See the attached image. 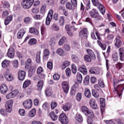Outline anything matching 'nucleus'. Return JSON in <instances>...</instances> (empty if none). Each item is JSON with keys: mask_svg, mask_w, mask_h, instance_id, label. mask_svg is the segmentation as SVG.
Returning a JSON list of instances; mask_svg holds the SVG:
<instances>
[{"mask_svg": "<svg viewBox=\"0 0 124 124\" xmlns=\"http://www.w3.org/2000/svg\"><path fill=\"white\" fill-rule=\"evenodd\" d=\"M122 81H124V78H123L122 76H120L118 80L115 79L114 80L113 86L115 89V91L117 94H118L119 93H122L124 90V84H119L116 87L115 86L117 84H119V83H120V82H122Z\"/></svg>", "mask_w": 124, "mask_h": 124, "instance_id": "1", "label": "nucleus"}, {"mask_svg": "<svg viewBox=\"0 0 124 124\" xmlns=\"http://www.w3.org/2000/svg\"><path fill=\"white\" fill-rule=\"evenodd\" d=\"M34 2V0H23L21 2V5L24 9H30Z\"/></svg>", "mask_w": 124, "mask_h": 124, "instance_id": "2", "label": "nucleus"}, {"mask_svg": "<svg viewBox=\"0 0 124 124\" xmlns=\"http://www.w3.org/2000/svg\"><path fill=\"white\" fill-rule=\"evenodd\" d=\"M92 1L94 6L97 7L98 9H99L102 15H104L105 14V8L102 4L99 3L98 0H92Z\"/></svg>", "mask_w": 124, "mask_h": 124, "instance_id": "3", "label": "nucleus"}, {"mask_svg": "<svg viewBox=\"0 0 124 124\" xmlns=\"http://www.w3.org/2000/svg\"><path fill=\"white\" fill-rule=\"evenodd\" d=\"M6 111L8 113H11L12 112V108H13V100L10 99L7 101L5 104Z\"/></svg>", "mask_w": 124, "mask_h": 124, "instance_id": "4", "label": "nucleus"}, {"mask_svg": "<svg viewBox=\"0 0 124 124\" xmlns=\"http://www.w3.org/2000/svg\"><path fill=\"white\" fill-rule=\"evenodd\" d=\"M53 14L54 11L53 10H50L46 19V26L50 25L51 21H52V19H53Z\"/></svg>", "mask_w": 124, "mask_h": 124, "instance_id": "5", "label": "nucleus"}, {"mask_svg": "<svg viewBox=\"0 0 124 124\" xmlns=\"http://www.w3.org/2000/svg\"><path fill=\"white\" fill-rule=\"evenodd\" d=\"M81 110L83 113L85 114V115H88V116L91 115L92 118H94V114L93 111L91 110L90 109H88L87 107H82Z\"/></svg>", "mask_w": 124, "mask_h": 124, "instance_id": "6", "label": "nucleus"}, {"mask_svg": "<svg viewBox=\"0 0 124 124\" xmlns=\"http://www.w3.org/2000/svg\"><path fill=\"white\" fill-rule=\"evenodd\" d=\"M59 120L61 124H68V119H67V117H66L65 113H61L59 117Z\"/></svg>", "mask_w": 124, "mask_h": 124, "instance_id": "7", "label": "nucleus"}, {"mask_svg": "<svg viewBox=\"0 0 124 124\" xmlns=\"http://www.w3.org/2000/svg\"><path fill=\"white\" fill-rule=\"evenodd\" d=\"M18 93L19 91H18V90H14L6 95V98H7V99L14 98V97H15L16 95H18Z\"/></svg>", "mask_w": 124, "mask_h": 124, "instance_id": "8", "label": "nucleus"}, {"mask_svg": "<svg viewBox=\"0 0 124 124\" xmlns=\"http://www.w3.org/2000/svg\"><path fill=\"white\" fill-rule=\"evenodd\" d=\"M115 67H116V68H117V69H118V70H121V69H122V68L123 67V69L120 71V73H121L120 76L124 77V63L118 62L115 64Z\"/></svg>", "mask_w": 124, "mask_h": 124, "instance_id": "9", "label": "nucleus"}, {"mask_svg": "<svg viewBox=\"0 0 124 124\" xmlns=\"http://www.w3.org/2000/svg\"><path fill=\"white\" fill-rule=\"evenodd\" d=\"M7 55L10 59H14V56L15 55V50L13 47L11 46L8 50Z\"/></svg>", "mask_w": 124, "mask_h": 124, "instance_id": "10", "label": "nucleus"}, {"mask_svg": "<svg viewBox=\"0 0 124 124\" xmlns=\"http://www.w3.org/2000/svg\"><path fill=\"white\" fill-rule=\"evenodd\" d=\"M65 28L67 31V34L68 35H70V36H73V32H72V30H74V31H76L77 30V29L74 28V26H71L70 27L69 25H66Z\"/></svg>", "mask_w": 124, "mask_h": 124, "instance_id": "11", "label": "nucleus"}, {"mask_svg": "<svg viewBox=\"0 0 124 124\" xmlns=\"http://www.w3.org/2000/svg\"><path fill=\"white\" fill-rule=\"evenodd\" d=\"M23 105L25 109H31L32 106V101L31 99H28L23 102Z\"/></svg>", "mask_w": 124, "mask_h": 124, "instance_id": "12", "label": "nucleus"}, {"mask_svg": "<svg viewBox=\"0 0 124 124\" xmlns=\"http://www.w3.org/2000/svg\"><path fill=\"white\" fill-rule=\"evenodd\" d=\"M62 86L63 93H68V91H69V85L68 84V82L63 81L62 83Z\"/></svg>", "mask_w": 124, "mask_h": 124, "instance_id": "13", "label": "nucleus"}, {"mask_svg": "<svg viewBox=\"0 0 124 124\" xmlns=\"http://www.w3.org/2000/svg\"><path fill=\"white\" fill-rule=\"evenodd\" d=\"M122 44L123 42L122 41V38H121L120 36H116L115 38L114 46H115L116 48H120V47L122 46Z\"/></svg>", "mask_w": 124, "mask_h": 124, "instance_id": "14", "label": "nucleus"}, {"mask_svg": "<svg viewBox=\"0 0 124 124\" xmlns=\"http://www.w3.org/2000/svg\"><path fill=\"white\" fill-rule=\"evenodd\" d=\"M88 31L87 29L84 28L81 31H80L79 33V35L82 38H87L88 37Z\"/></svg>", "mask_w": 124, "mask_h": 124, "instance_id": "15", "label": "nucleus"}, {"mask_svg": "<svg viewBox=\"0 0 124 124\" xmlns=\"http://www.w3.org/2000/svg\"><path fill=\"white\" fill-rule=\"evenodd\" d=\"M0 91L1 93L2 94H5L6 93H7V91H8V88L7 87V85L5 84H2L1 85L0 87Z\"/></svg>", "mask_w": 124, "mask_h": 124, "instance_id": "16", "label": "nucleus"}, {"mask_svg": "<svg viewBox=\"0 0 124 124\" xmlns=\"http://www.w3.org/2000/svg\"><path fill=\"white\" fill-rule=\"evenodd\" d=\"M6 80L8 81L9 82H11V81H13L14 80V78L13 77V75L11 74L10 73H5L4 75Z\"/></svg>", "mask_w": 124, "mask_h": 124, "instance_id": "17", "label": "nucleus"}, {"mask_svg": "<svg viewBox=\"0 0 124 124\" xmlns=\"http://www.w3.org/2000/svg\"><path fill=\"white\" fill-rule=\"evenodd\" d=\"M18 76L20 81H23V80H25V77H26V72L22 70L19 71Z\"/></svg>", "mask_w": 124, "mask_h": 124, "instance_id": "18", "label": "nucleus"}, {"mask_svg": "<svg viewBox=\"0 0 124 124\" xmlns=\"http://www.w3.org/2000/svg\"><path fill=\"white\" fill-rule=\"evenodd\" d=\"M26 33V31L24 29H20L17 33V37L18 39H21L24 36V34Z\"/></svg>", "mask_w": 124, "mask_h": 124, "instance_id": "19", "label": "nucleus"}, {"mask_svg": "<svg viewBox=\"0 0 124 124\" xmlns=\"http://www.w3.org/2000/svg\"><path fill=\"white\" fill-rule=\"evenodd\" d=\"M90 104L91 107L95 110L97 109V104L95 103V100L94 99H91L90 100Z\"/></svg>", "mask_w": 124, "mask_h": 124, "instance_id": "20", "label": "nucleus"}, {"mask_svg": "<svg viewBox=\"0 0 124 124\" xmlns=\"http://www.w3.org/2000/svg\"><path fill=\"white\" fill-rule=\"evenodd\" d=\"M86 52L87 54L90 56L93 60H95L96 59V57L95 56V54H94V52L92 49L88 48L86 49Z\"/></svg>", "mask_w": 124, "mask_h": 124, "instance_id": "21", "label": "nucleus"}, {"mask_svg": "<svg viewBox=\"0 0 124 124\" xmlns=\"http://www.w3.org/2000/svg\"><path fill=\"white\" fill-rule=\"evenodd\" d=\"M44 56L43 59L45 60V61H47L48 60V56L50 55V51L49 49L46 48L43 52Z\"/></svg>", "mask_w": 124, "mask_h": 124, "instance_id": "22", "label": "nucleus"}, {"mask_svg": "<svg viewBox=\"0 0 124 124\" xmlns=\"http://www.w3.org/2000/svg\"><path fill=\"white\" fill-rule=\"evenodd\" d=\"M78 70L80 71V72H81V73H82L84 75H86L88 72L86 66L85 65H82L79 67Z\"/></svg>", "mask_w": 124, "mask_h": 124, "instance_id": "23", "label": "nucleus"}, {"mask_svg": "<svg viewBox=\"0 0 124 124\" xmlns=\"http://www.w3.org/2000/svg\"><path fill=\"white\" fill-rule=\"evenodd\" d=\"M71 107H72V105L69 103H67L63 106L62 109L64 111H69L71 109Z\"/></svg>", "mask_w": 124, "mask_h": 124, "instance_id": "24", "label": "nucleus"}, {"mask_svg": "<svg viewBox=\"0 0 124 124\" xmlns=\"http://www.w3.org/2000/svg\"><path fill=\"white\" fill-rule=\"evenodd\" d=\"M43 85H44V81L43 80L39 81L37 85V90L38 91H41L43 88Z\"/></svg>", "mask_w": 124, "mask_h": 124, "instance_id": "25", "label": "nucleus"}, {"mask_svg": "<svg viewBox=\"0 0 124 124\" xmlns=\"http://www.w3.org/2000/svg\"><path fill=\"white\" fill-rule=\"evenodd\" d=\"M12 20H13V16H12V15H10L7 16L6 18L4 21V24L5 26H7V25H8V24H9V23H10V22L12 21Z\"/></svg>", "mask_w": 124, "mask_h": 124, "instance_id": "26", "label": "nucleus"}, {"mask_svg": "<svg viewBox=\"0 0 124 124\" xmlns=\"http://www.w3.org/2000/svg\"><path fill=\"white\" fill-rule=\"evenodd\" d=\"M84 94L86 97L90 98L91 97L92 94L91 93V91L89 89L86 88L84 90Z\"/></svg>", "mask_w": 124, "mask_h": 124, "instance_id": "27", "label": "nucleus"}, {"mask_svg": "<svg viewBox=\"0 0 124 124\" xmlns=\"http://www.w3.org/2000/svg\"><path fill=\"white\" fill-rule=\"evenodd\" d=\"M49 116L52 121H57L58 120V116L56 115L55 112L52 111L49 114Z\"/></svg>", "mask_w": 124, "mask_h": 124, "instance_id": "28", "label": "nucleus"}, {"mask_svg": "<svg viewBox=\"0 0 124 124\" xmlns=\"http://www.w3.org/2000/svg\"><path fill=\"white\" fill-rule=\"evenodd\" d=\"M45 93L46 96H51L52 95V88L50 87H47Z\"/></svg>", "mask_w": 124, "mask_h": 124, "instance_id": "29", "label": "nucleus"}, {"mask_svg": "<svg viewBox=\"0 0 124 124\" xmlns=\"http://www.w3.org/2000/svg\"><path fill=\"white\" fill-rule=\"evenodd\" d=\"M31 82L30 80H25L23 84V89H27L28 87L30 86V85H31Z\"/></svg>", "mask_w": 124, "mask_h": 124, "instance_id": "30", "label": "nucleus"}, {"mask_svg": "<svg viewBox=\"0 0 124 124\" xmlns=\"http://www.w3.org/2000/svg\"><path fill=\"white\" fill-rule=\"evenodd\" d=\"M72 60L74 62L78 63L80 62V59H79V57L77 56L76 55L73 54L72 55Z\"/></svg>", "mask_w": 124, "mask_h": 124, "instance_id": "31", "label": "nucleus"}, {"mask_svg": "<svg viewBox=\"0 0 124 124\" xmlns=\"http://www.w3.org/2000/svg\"><path fill=\"white\" fill-rule=\"evenodd\" d=\"M70 65V62L69 61H64L62 64V69H65L67 66H69Z\"/></svg>", "mask_w": 124, "mask_h": 124, "instance_id": "32", "label": "nucleus"}, {"mask_svg": "<svg viewBox=\"0 0 124 124\" xmlns=\"http://www.w3.org/2000/svg\"><path fill=\"white\" fill-rule=\"evenodd\" d=\"M97 43L98 45L100 46L102 50H103L104 51L106 50V44L101 43V42H100L99 40H97Z\"/></svg>", "mask_w": 124, "mask_h": 124, "instance_id": "33", "label": "nucleus"}, {"mask_svg": "<svg viewBox=\"0 0 124 124\" xmlns=\"http://www.w3.org/2000/svg\"><path fill=\"white\" fill-rule=\"evenodd\" d=\"M30 32L35 35H38V30L35 28H31L30 29Z\"/></svg>", "mask_w": 124, "mask_h": 124, "instance_id": "34", "label": "nucleus"}, {"mask_svg": "<svg viewBox=\"0 0 124 124\" xmlns=\"http://www.w3.org/2000/svg\"><path fill=\"white\" fill-rule=\"evenodd\" d=\"M75 119L77 120V121H78V122H79V123L83 122V118L82 117V115H81V114L79 113H77Z\"/></svg>", "mask_w": 124, "mask_h": 124, "instance_id": "35", "label": "nucleus"}, {"mask_svg": "<svg viewBox=\"0 0 124 124\" xmlns=\"http://www.w3.org/2000/svg\"><path fill=\"white\" fill-rule=\"evenodd\" d=\"M10 63V61L6 60H4L2 62V66L4 68L5 67H7V66H9Z\"/></svg>", "mask_w": 124, "mask_h": 124, "instance_id": "36", "label": "nucleus"}, {"mask_svg": "<svg viewBox=\"0 0 124 124\" xmlns=\"http://www.w3.org/2000/svg\"><path fill=\"white\" fill-rule=\"evenodd\" d=\"M31 59L29 58L25 63V68H29V67H31Z\"/></svg>", "mask_w": 124, "mask_h": 124, "instance_id": "37", "label": "nucleus"}, {"mask_svg": "<svg viewBox=\"0 0 124 124\" xmlns=\"http://www.w3.org/2000/svg\"><path fill=\"white\" fill-rule=\"evenodd\" d=\"M89 72L91 74H98L99 73L97 69L94 67L91 68Z\"/></svg>", "mask_w": 124, "mask_h": 124, "instance_id": "38", "label": "nucleus"}, {"mask_svg": "<svg viewBox=\"0 0 124 124\" xmlns=\"http://www.w3.org/2000/svg\"><path fill=\"white\" fill-rule=\"evenodd\" d=\"M35 114H36V110L35 108L32 109L29 113V116L31 118H32L35 116Z\"/></svg>", "mask_w": 124, "mask_h": 124, "instance_id": "39", "label": "nucleus"}, {"mask_svg": "<svg viewBox=\"0 0 124 124\" xmlns=\"http://www.w3.org/2000/svg\"><path fill=\"white\" fill-rule=\"evenodd\" d=\"M77 78L78 80V83H82V80H83V77L82 75L79 73H78L77 74Z\"/></svg>", "mask_w": 124, "mask_h": 124, "instance_id": "40", "label": "nucleus"}, {"mask_svg": "<svg viewBox=\"0 0 124 124\" xmlns=\"http://www.w3.org/2000/svg\"><path fill=\"white\" fill-rule=\"evenodd\" d=\"M83 59L87 62H92V57L89 55H84Z\"/></svg>", "mask_w": 124, "mask_h": 124, "instance_id": "41", "label": "nucleus"}, {"mask_svg": "<svg viewBox=\"0 0 124 124\" xmlns=\"http://www.w3.org/2000/svg\"><path fill=\"white\" fill-rule=\"evenodd\" d=\"M83 83L86 86L89 85L90 83V76H86L84 78V80H83Z\"/></svg>", "mask_w": 124, "mask_h": 124, "instance_id": "42", "label": "nucleus"}, {"mask_svg": "<svg viewBox=\"0 0 124 124\" xmlns=\"http://www.w3.org/2000/svg\"><path fill=\"white\" fill-rule=\"evenodd\" d=\"M65 41H66V37H62L59 41V45H60V46H62Z\"/></svg>", "mask_w": 124, "mask_h": 124, "instance_id": "43", "label": "nucleus"}, {"mask_svg": "<svg viewBox=\"0 0 124 124\" xmlns=\"http://www.w3.org/2000/svg\"><path fill=\"white\" fill-rule=\"evenodd\" d=\"M37 43V40L35 38L31 39L29 41V45H35Z\"/></svg>", "mask_w": 124, "mask_h": 124, "instance_id": "44", "label": "nucleus"}, {"mask_svg": "<svg viewBox=\"0 0 124 124\" xmlns=\"http://www.w3.org/2000/svg\"><path fill=\"white\" fill-rule=\"evenodd\" d=\"M114 38H115V35L114 33H109L107 36V40H113Z\"/></svg>", "mask_w": 124, "mask_h": 124, "instance_id": "45", "label": "nucleus"}, {"mask_svg": "<svg viewBox=\"0 0 124 124\" xmlns=\"http://www.w3.org/2000/svg\"><path fill=\"white\" fill-rule=\"evenodd\" d=\"M41 54V52L38 51L36 54V62L37 63H40V54Z\"/></svg>", "mask_w": 124, "mask_h": 124, "instance_id": "46", "label": "nucleus"}, {"mask_svg": "<svg viewBox=\"0 0 124 124\" xmlns=\"http://www.w3.org/2000/svg\"><path fill=\"white\" fill-rule=\"evenodd\" d=\"M118 51L120 55V60L121 61H123V57H124V48H119Z\"/></svg>", "mask_w": 124, "mask_h": 124, "instance_id": "47", "label": "nucleus"}, {"mask_svg": "<svg viewBox=\"0 0 124 124\" xmlns=\"http://www.w3.org/2000/svg\"><path fill=\"white\" fill-rule=\"evenodd\" d=\"M51 29L52 31H59V30H60V28L59 27V26H58V25H57V24L55 23L52 24L51 27Z\"/></svg>", "mask_w": 124, "mask_h": 124, "instance_id": "48", "label": "nucleus"}, {"mask_svg": "<svg viewBox=\"0 0 124 124\" xmlns=\"http://www.w3.org/2000/svg\"><path fill=\"white\" fill-rule=\"evenodd\" d=\"M94 117H92V115L90 114L88 115V118L87 120V124H93V119Z\"/></svg>", "mask_w": 124, "mask_h": 124, "instance_id": "49", "label": "nucleus"}, {"mask_svg": "<svg viewBox=\"0 0 124 124\" xmlns=\"http://www.w3.org/2000/svg\"><path fill=\"white\" fill-rule=\"evenodd\" d=\"M47 5L46 4H44L42 6V7L40 9V12L42 14H43L46 12V7Z\"/></svg>", "mask_w": 124, "mask_h": 124, "instance_id": "50", "label": "nucleus"}, {"mask_svg": "<svg viewBox=\"0 0 124 124\" xmlns=\"http://www.w3.org/2000/svg\"><path fill=\"white\" fill-rule=\"evenodd\" d=\"M12 65L15 67V68H18V64H19V62L17 60H14L12 61Z\"/></svg>", "mask_w": 124, "mask_h": 124, "instance_id": "51", "label": "nucleus"}, {"mask_svg": "<svg viewBox=\"0 0 124 124\" xmlns=\"http://www.w3.org/2000/svg\"><path fill=\"white\" fill-rule=\"evenodd\" d=\"M57 105H58V104L57 103V102H56V101H52L51 102V104H50L51 108L52 110H53V109H55V108H56V107H57Z\"/></svg>", "mask_w": 124, "mask_h": 124, "instance_id": "52", "label": "nucleus"}, {"mask_svg": "<svg viewBox=\"0 0 124 124\" xmlns=\"http://www.w3.org/2000/svg\"><path fill=\"white\" fill-rule=\"evenodd\" d=\"M76 99L77 101H81V99H82V93H78L77 94Z\"/></svg>", "mask_w": 124, "mask_h": 124, "instance_id": "53", "label": "nucleus"}, {"mask_svg": "<svg viewBox=\"0 0 124 124\" xmlns=\"http://www.w3.org/2000/svg\"><path fill=\"white\" fill-rule=\"evenodd\" d=\"M72 71L74 74H76L77 72V68L75 64H72L71 65Z\"/></svg>", "mask_w": 124, "mask_h": 124, "instance_id": "54", "label": "nucleus"}, {"mask_svg": "<svg viewBox=\"0 0 124 124\" xmlns=\"http://www.w3.org/2000/svg\"><path fill=\"white\" fill-rule=\"evenodd\" d=\"M66 8L69 10H72V8H73L72 4L70 2H67L66 3Z\"/></svg>", "mask_w": 124, "mask_h": 124, "instance_id": "55", "label": "nucleus"}, {"mask_svg": "<svg viewBox=\"0 0 124 124\" xmlns=\"http://www.w3.org/2000/svg\"><path fill=\"white\" fill-rule=\"evenodd\" d=\"M64 23V17L63 16H61L59 19L60 26H62Z\"/></svg>", "mask_w": 124, "mask_h": 124, "instance_id": "56", "label": "nucleus"}, {"mask_svg": "<svg viewBox=\"0 0 124 124\" xmlns=\"http://www.w3.org/2000/svg\"><path fill=\"white\" fill-rule=\"evenodd\" d=\"M66 75L67 76V77H70V76L71 75V70L69 68H67L66 70Z\"/></svg>", "mask_w": 124, "mask_h": 124, "instance_id": "57", "label": "nucleus"}, {"mask_svg": "<svg viewBox=\"0 0 124 124\" xmlns=\"http://www.w3.org/2000/svg\"><path fill=\"white\" fill-rule=\"evenodd\" d=\"M57 53L59 56H62L63 55V49L62 48H58L57 50Z\"/></svg>", "mask_w": 124, "mask_h": 124, "instance_id": "58", "label": "nucleus"}, {"mask_svg": "<svg viewBox=\"0 0 124 124\" xmlns=\"http://www.w3.org/2000/svg\"><path fill=\"white\" fill-rule=\"evenodd\" d=\"M100 102L101 106L103 107H105V99L103 98H101L100 99Z\"/></svg>", "mask_w": 124, "mask_h": 124, "instance_id": "59", "label": "nucleus"}, {"mask_svg": "<svg viewBox=\"0 0 124 124\" xmlns=\"http://www.w3.org/2000/svg\"><path fill=\"white\" fill-rule=\"evenodd\" d=\"M42 18H43V16L41 15H35L34 16V19H35V20H41Z\"/></svg>", "mask_w": 124, "mask_h": 124, "instance_id": "60", "label": "nucleus"}, {"mask_svg": "<svg viewBox=\"0 0 124 124\" xmlns=\"http://www.w3.org/2000/svg\"><path fill=\"white\" fill-rule=\"evenodd\" d=\"M24 21L25 24H30V23H31V19L30 17H27L24 18Z\"/></svg>", "mask_w": 124, "mask_h": 124, "instance_id": "61", "label": "nucleus"}, {"mask_svg": "<svg viewBox=\"0 0 124 124\" xmlns=\"http://www.w3.org/2000/svg\"><path fill=\"white\" fill-rule=\"evenodd\" d=\"M47 67L48 69H50V70L53 69V63L50 62H48L47 63Z\"/></svg>", "mask_w": 124, "mask_h": 124, "instance_id": "62", "label": "nucleus"}, {"mask_svg": "<svg viewBox=\"0 0 124 124\" xmlns=\"http://www.w3.org/2000/svg\"><path fill=\"white\" fill-rule=\"evenodd\" d=\"M19 113L20 116H23L26 115V111H25V110L24 109L20 108L19 110Z\"/></svg>", "mask_w": 124, "mask_h": 124, "instance_id": "63", "label": "nucleus"}, {"mask_svg": "<svg viewBox=\"0 0 124 124\" xmlns=\"http://www.w3.org/2000/svg\"><path fill=\"white\" fill-rule=\"evenodd\" d=\"M53 79L54 80H56V81H58L60 79V75L58 74H55L53 75Z\"/></svg>", "mask_w": 124, "mask_h": 124, "instance_id": "64", "label": "nucleus"}]
</instances>
